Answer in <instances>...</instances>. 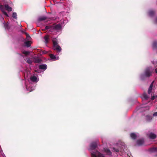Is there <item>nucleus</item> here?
I'll list each match as a JSON object with an SVG mask.
<instances>
[{
  "label": "nucleus",
  "instance_id": "nucleus-11",
  "mask_svg": "<svg viewBox=\"0 0 157 157\" xmlns=\"http://www.w3.org/2000/svg\"><path fill=\"white\" fill-rule=\"evenodd\" d=\"M50 58L53 60H57L59 59V56H55L53 54H50Z\"/></svg>",
  "mask_w": 157,
  "mask_h": 157
},
{
  "label": "nucleus",
  "instance_id": "nucleus-9",
  "mask_svg": "<svg viewBox=\"0 0 157 157\" xmlns=\"http://www.w3.org/2000/svg\"><path fill=\"white\" fill-rule=\"evenodd\" d=\"M47 67V65L45 64H42L40 65L39 66L40 69L43 70V71L45 70Z\"/></svg>",
  "mask_w": 157,
  "mask_h": 157
},
{
  "label": "nucleus",
  "instance_id": "nucleus-35",
  "mask_svg": "<svg viewBox=\"0 0 157 157\" xmlns=\"http://www.w3.org/2000/svg\"><path fill=\"white\" fill-rule=\"evenodd\" d=\"M155 72L156 73H157V68L155 69Z\"/></svg>",
  "mask_w": 157,
  "mask_h": 157
},
{
  "label": "nucleus",
  "instance_id": "nucleus-28",
  "mask_svg": "<svg viewBox=\"0 0 157 157\" xmlns=\"http://www.w3.org/2000/svg\"><path fill=\"white\" fill-rule=\"evenodd\" d=\"M23 53L25 55H28L29 54L30 52L28 51H23Z\"/></svg>",
  "mask_w": 157,
  "mask_h": 157
},
{
  "label": "nucleus",
  "instance_id": "nucleus-32",
  "mask_svg": "<svg viewBox=\"0 0 157 157\" xmlns=\"http://www.w3.org/2000/svg\"><path fill=\"white\" fill-rule=\"evenodd\" d=\"M25 34H26V36H27V37H29V38H30V36L28 34H27L26 33H25Z\"/></svg>",
  "mask_w": 157,
  "mask_h": 157
},
{
  "label": "nucleus",
  "instance_id": "nucleus-23",
  "mask_svg": "<svg viewBox=\"0 0 157 157\" xmlns=\"http://www.w3.org/2000/svg\"><path fill=\"white\" fill-rule=\"evenodd\" d=\"M25 61L28 63L31 64L32 63V61L30 60L29 58L27 59H25Z\"/></svg>",
  "mask_w": 157,
  "mask_h": 157
},
{
  "label": "nucleus",
  "instance_id": "nucleus-31",
  "mask_svg": "<svg viewBox=\"0 0 157 157\" xmlns=\"http://www.w3.org/2000/svg\"><path fill=\"white\" fill-rule=\"evenodd\" d=\"M155 23L157 24V17H156L155 20Z\"/></svg>",
  "mask_w": 157,
  "mask_h": 157
},
{
  "label": "nucleus",
  "instance_id": "nucleus-19",
  "mask_svg": "<svg viewBox=\"0 0 157 157\" xmlns=\"http://www.w3.org/2000/svg\"><path fill=\"white\" fill-rule=\"evenodd\" d=\"M25 44L26 46H27V47H30L31 45V42L30 41H27L26 42H25Z\"/></svg>",
  "mask_w": 157,
  "mask_h": 157
},
{
  "label": "nucleus",
  "instance_id": "nucleus-37",
  "mask_svg": "<svg viewBox=\"0 0 157 157\" xmlns=\"http://www.w3.org/2000/svg\"><path fill=\"white\" fill-rule=\"evenodd\" d=\"M46 52V51H45L43 53H45Z\"/></svg>",
  "mask_w": 157,
  "mask_h": 157
},
{
  "label": "nucleus",
  "instance_id": "nucleus-5",
  "mask_svg": "<svg viewBox=\"0 0 157 157\" xmlns=\"http://www.w3.org/2000/svg\"><path fill=\"white\" fill-rule=\"evenodd\" d=\"M52 41L53 42L54 49L56 50L58 52H60L61 50V48L60 46L58 44V43L56 40V39H53Z\"/></svg>",
  "mask_w": 157,
  "mask_h": 157
},
{
  "label": "nucleus",
  "instance_id": "nucleus-38",
  "mask_svg": "<svg viewBox=\"0 0 157 157\" xmlns=\"http://www.w3.org/2000/svg\"><path fill=\"white\" fill-rule=\"evenodd\" d=\"M129 153H127V155H129Z\"/></svg>",
  "mask_w": 157,
  "mask_h": 157
},
{
  "label": "nucleus",
  "instance_id": "nucleus-21",
  "mask_svg": "<svg viewBox=\"0 0 157 157\" xmlns=\"http://www.w3.org/2000/svg\"><path fill=\"white\" fill-rule=\"evenodd\" d=\"M4 27H5V29L9 30L10 27H9V26L8 25V23H7V24L4 23Z\"/></svg>",
  "mask_w": 157,
  "mask_h": 157
},
{
  "label": "nucleus",
  "instance_id": "nucleus-14",
  "mask_svg": "<svg viewBox=\"0 0 157 157\" xmlns=\"http://www.w3.org/2000/svg\"><path fill=\"white\" fill-rule=\"evenodd\" d=\"M33 60L35 63H40L41 61V59L38 57H34Z\"/></svg>",
  "mask_w": 157,
  "mask_h": 157
},
{
  "label": "nucleus",
  "instance_id": "nucleus-25",
  "mask_svg": "<svg viewBox=\"0 0 157 157\" xmlns=\"http://www.w3.org/2000/svg\"><path fill=\"white\" fill-rule=\"evenodd\" d=\"M152 47L153 48H155L157 47V43L156 42H155L153 43Z\"/></svg>",
  "mask_w": 157,
  "mask_h": 157
},
{
  "label": "nucleus",
  "instance_id": "nucleus-26",
  "mask_svg": "<svg viewBox=\"0 0 157 157\" xmlns=\"http://www.w3.org/2000/svg\"><path fill=\"white\" fill-rule=\"evenodd\" d=\"M12 16L15 19H17V14L15 12L13 13Z\"/></svg>",
  "mask_w": 157,
  "mask_h": 157
},
{
  "label": "nucleus",
  "instance_id": "nucleus-20",
  "mask_svg": "<svg viewBox=\"0 0 157 157\" xmlns=\"http://www.w3.org/2000/svg\"><path fill=\"white\" fill-rule=\"evenodd\" d=\"M46 19V17L45 16L41 17H39L38 19V20L39 21H44Z\"/></svg>",
  "mask_w": 157,
  "mask_h": 157
},
{
  "label": "nucleus",
  "instance_id": "nucleus-22",
  "mask_svg": "<svg viewBox=\"0 0 157 157\" xmlns=\"http://www.w3.org/2000/svg\"><path fill=\"white\" fill-rule=\"evenodd\" d=\"M113 152H119V149L115 147H113L112 149Z\"/></svg>",
  "mask_w": 157,
  "mask_h": 157
},
{
  "label": "nucleus",
  "instance_id": "nucleus-10",
  "mask_svg": "<svg viewBox=\"0 0 157 157\" xmlns=\"http://www.w3.org/2000/svg\"><path fill=\"white\" fill-rule=\"evenodd\" d=\"M0 10L2 11L3 14L6 17H8V15L6 12L4 11V6L3 5H0Z\"/></svg>",
  "mask_w": 157,
  "mask_h": 157
},
{
  "label": "nucleus",
  "instance_id": "nucleus-36",
  "mask_svg": "<svg viewBox=\"0 0 157 157\" xmlns=\"http://www.w3.org/2000/svg\"><path fill=\"white\" fill-rule=\"evenodd\" d=\"M1 20H3V18L2 17H1Z\"/></svg>",
  "mask_w": 157,
  "mask_h": 157
},
{
  "label": "nucleus",
  "instance_id": "nucleus-27",
  "mask_svg": "<svg viewBox=\"0 0 157 157\" xmlns=\"http://www.w3.org/2000/svg\"><path fill=\"white\" fill-rule=\"evenodd\" d=\"M143 98L144 99H147L148 98V96L146 94H144L143 95Z\"/></svg>",
  "mask_w": 157,
  "mask_h": 157
},
{
  "label": "nucleus",
  "instance_id": "nucleus-24",
  "mask_svg": "<svg viewBox=\"0 0 157 157\" xmlns=\"http://www.w3.org/2000/svg\"><path fill=\"white\" fill-rule=\"evenodd\" d=\"M150 151L151 152H154L157 151V147L153 148H151L150 150Z\"/></svg>",
  "mask_w": 157,
  "mask_h": 157
},
{
  "label": "nucleus",
  "instance_id": "nucleus-8",
  "mask_svg": "<svg viewBox=\"0 0 157 157\" xmlns=\"http://www.w3.org/2000/svg\"><path fill=\"white\" fill-rule=\"evenodd\" d=\"M144 143V140L143 139L138 140L137 141V144L138 146H141L143 145Z\"/></svg>",
  "mask_w": 157,
  "mask_h": 157
},
{
  "label": "nucleus",
  "instance_id": "nucleus-4",
  "mask_svg": "<svg viewBox=\"0 0 157 157\" xmlns=\"http://www.w3.org/2000/svg\"><path fill=\"white\" fill-rule=\"evenodd\" d=\"M153 71V69L151 67L147 68L144 71V73L140 75V78L141 79H144L146 77H149L151 75Z\"/></svg>",
  "mask_w": 157,
  "mask_h": 157
},
{
  "label": "nucleus",
  "instance_id": "nucleus-17",
  "mask_svg": "<svg viewBox=\"0 0 157 157\" xmlns=\"http://www.w3.org/2000/svg\"><path fill=\"white\" fill-rule=\"evenodd\" d=\"M152 118V117L151 116L149 115L146 116V120L148 121H150Z\"/></svg>",
  "mask_w": 157,
  "mask_h": 157
},
{
  "label": "nucleus",
  "instance_id": "nucleus-6",
  "mask_svg": "<svg viewBox=\"0 0 157 157\" xmlns=\"http://www.w3.org/2000/svg\"><path fill=\"white\" fill-rule=\"evenodd\" d=\"M103 152L106 153L107 155H112V152L108 148H104L103 150Z\"/></svg>",
  "mask_w": 157,
  "mask_h": 157
},
{
  "label": "nucleus",
  "instance_id": "nucleus-3",
  "mask_svg": "<svg viewBox=\"0 0 157 157\" xmlns=\"http://www.w3.org/2000/svg\"><path fill=\"white\" fill-rule=\"evenodd\" d=\"M67 22V21H61V23L57 25H54L52 26L50 25L47 26L45 27V29H49L51 31L54 33L59 32L61 31L63 25Z\"/></svg>",
  "mask_w": 157,
  "mask_h": 157
},
{
  "label": "nucleus",
  "instance_id": "nucleus-18",
  "mask_svg": "<svg viewBox=\"0 0 157 157\" xmlns=\"http://www.w3.org/2000/svg\"><path fill=\"white\" fill-rule=\"evenodd\" d=\"M44 42L45 44H47L48 41V40L49 39V36H44Z\"/></svg>",
  "mask_w": 157,
  "mask_h": 157
},
{
  "label": "nucleus",
  "instance_id": "nucleus-16",
  "mask_svg": "<svg viewBox=\"0 0 157 157\" xmlns=\"http://www.w3.org/2000/svg\"><path fill=\"white\" fill-rule=\"evenodd\" d=\"M149 15L151 17L153 16L155 14V12L153 10H150L148 12Z\"/></svg>",
  "mask_w": 157,
  "mask_h": 157
},
{
  "label": "nucleus",
  "instance_id": "nucleus-33",
  "mask_svg": "<svg viewBox=\"0 0 157 157\" xmlns=\"http://www.w3.org/2000/svg\"><path fill=\"white\" fill-rule=\"evenodd\" d=\"M155 98V96H153L151 98V99L152 100H153Z\"/></svg>",
  "mask_w": 157,
  "mask_h": 157
},
{
  "label": "nucleus",
  "instance_id": "nucleus-7",
  "mask_svg": "<svg viewBox=\"0 0 157 157\" xmlns=\"http://www.w3.org/2000/svg\"><path fill=\"white\" fill-rule=\"evenodd\" d=\"M139 134L138 133H132L130 134V136L131 138L134 140L136 139V138L139 137Z\"/></svg>",
  "mask_w": 157,
  "mask_h": 157
},
{
  "label": "nucleus",
  "instance_id": "nucleus-34",
  "mask_svg": "<svg viewBox=\"0 0 157 157\" xmlns=\"http://www.w3.org/2000/svg\"><path fill=\"white\" fill-rule=\"evenodd\" d=\"M145 107V108H146V110H148L149 109V107Z\"/></svg>",
  "mask_w": 157,
  "mask_h": 157
},
{
  "label": "nucleus",
  "instance_id": "nucleus-29",
  "mask_svg": "<svg viewBox=\"0 0 157 157\" xmlns=\"http://www.w3.org/2000/svg\"><path fill=\"white\" fill-rule=\"evenodd\" d=\"M0 152L1 153V154H2V156H3V157H6L5 155H4V153L2 151V150L1 149H0Z\"/></svg>",
  "mask_w": 157,
  "mask_h": 157
},
{
  "label": "nucleus",
  "instance_id": "nucleus-12",
  "mask_svg": "<svg viewBox=\"0 0 157 157\" xmlns=\"http://www.w3.org/2000/svg\"><path fill=\"white\" fill-rule=\"evenodd\" d=\"M148 136L150 139H154L156 138V136L153 133H151L149 134Z\"/></svg>",
  "mask_w": 157,
  "mask_h": 157
},
{
  "label": "nucleus",
  "instance_id": "nucleus-15",
  "mask_svg": "<svg viewBox=\"0 0 157 157\" xmlns=\"http://www.w3.org/2000/svg\"><path fill=\"white\" fill-rule=\"evenodd\" d=\"M5 7L6 10L8 11H10L12 10V8L10 7L8 5H5Z\"/></svg>",
  "mask_w": 157,
  "mask_h": 157
},
{
  "label": "nucleus",
  "instance_id": "nucleus-2",
  "mask_svg": "<svg viewBox=\"0 0 157 157\" xmlns=\"http://www.w3.org/2000/svg\"><path fill=\"white\" fill-rule=\"evenodd\" d=\"M98 142H92L90 144L89 150L91 153V157H105V155L101 153L99 151H93L97 146Z\"/></svg>",
  "mask_w": 157,
  "mask_h": 157
},
{
  "label": "nucleus",
  "instance_id": "nucleus-13",
  "mask_svg": "<svg viewBox=\"0 0 157 157\" xmlns=\"http://www.w3.org/2000/svg\"><path fill=\"white\" fill-rule=\"evenodd\" d=\"M154 82V81H153L152 82L150 85L148 91V94H150L151 92V91L152 90V87L153 86V84Z\"/></svg>",
  "mask_w": 157,
  "mask_h": 157
},
{
  "label": "nucleus",
  "instance_id": "nucleus-1",
  "mask_svg": "<svg viewBox=\"0 0 157 157\" xmlns=\"http://www.w3.org/2000/svg\"><path fill=\"white\" fill-rule=\"evenodd\" d=\"M24 73L25 81L24 80L25 88L26 90L29 92L34 90L35 87L32 86L33 85L32 82H37L39 80L38 78L34 75H31V72L27 70H25Z\"/></svg>",
  "mask_w": 157,
  "mask_h": 157
},
{
  "label": "nucleus",
  "instance_id": "nucleus-30",
  "mask_svg": "<svg viewBox=\"0 0 157 157\" xmlns=\"http://www.w3.org/2000/svg\"><path fill=\"white\" fill-rule=\"evenodd\" d=\"M153 116H157V112H156L155 113L153 114Z\"/></svg>",
  "mask_w": 157,
  "mask_h": 157
}]
</instances>
